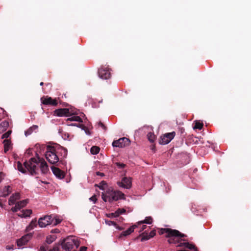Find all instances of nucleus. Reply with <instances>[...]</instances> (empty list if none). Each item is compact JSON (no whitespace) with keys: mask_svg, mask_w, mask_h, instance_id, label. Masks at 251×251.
Segmentation results:
<instances>
[{"mask_svg":"<svg viewBox=\"0 0 251 251\" xmlns=\"http://www.w3.org/2000/svg\"><path fill=\"white\" fill-rule=\"evenodd\" d=\"M31 236L29 234H26L23 236L22 238L17 241V246L21 247L25 245L30 239Z\"/></svg>","mask_w":251,"mask_h":251,"instance_id":"nucleus-16","label":"nucleus"},{"mask_svg":"<svg viewBox=\"0 0 251 251\" xmlns=\"http://www.w3.org/2000/svg\"><path fill=\"white\" fill-rule=\"evenodd\" d=\"M152 222V218L151 217H147L143 221L139 222L138 225H141L142 224H151Z\"/></svg>","mask_w":251,"mask_h":251,"instance_id":"nucleus-28","label":"nucleus"},{"mask_svg":"<svg viewBox=\"0 0 251 251\" xmlns=\"http://www.w3.org/2000/svg\"><path fill=\"white\" fill-rule=\"evenodd\" d=\"M98 74L100 77L103 79H107L110 77L111 74L107 68H101L99 69Z\"/></svg>","mask_w":251,"mask_h":251,"instance_id":"nucleus-11","label":"nucleus"},{"mask_svg":"<svg viewBox=\"0 0 251 251\" xmlns=\"http://www.w3.org/2000/svg\"><path fill=\"white\" fill-rule=\"evenodd\" d=\"M51 170L53 174L56 176V177L59 179H62L65 177V173L61 170L55 166H51Z\"/></svg>","mask_w":251,"mask_h":251,"instance_id":"nucleus-13","label":"nucleus"},{"mask_svg":"<svg viewBox=\"0 0 251 251\" xmlns=\"http://www.w3.org/2000/svg\"><path fill=\"white\" fill-rule=\"evenodd\" d=\"M178 233V230L176 229H172L171 228H161L159 231V233L160 235H162L164 233H166V235H175L174 234H177Z\"/></svg>","mask_w":251,"mask_h":251,"instance_id":"nucleus-15","label":"nucleus"},{"mask_svg":"<svg viewBox=\"0 0 251 251\" xmlns=\"http://www.w3.org/2000/svg\"><path fill=\"white\" fill-rule=\"evenodd\" d=\"M203 124L202 123H201L200 122H196L195 125L194 126V129H201L203 127Z\"/></svg>","mask_w":251,"mask_h":251,"instance_id":"nucleus-33","label":"nucleus"},{"mask_svg":"<svg viewBox=\"0 0 251 251\" xmlns=\"http://www.w3.org/2000/svg\"><path fill=\"white\" fill-rule=\"evenodd\" d=\"M106 185V183L104 181H101L100 183H99V185H96L97 186H98L100 189L101 190H104L105 186Z\"/></svg>","mask_w":251,"mask_h":251,"instance_id":"nucleus-37","label":"nucleus"},{"mask_svg":"<svg viewBox=\"0 0 251 251\" xmlns=\"http://www.w3.org/2000/svg\"><path fill=\"white\" fill-rule=\"evenodd\" d=\"M53 221L52 224L54 226H56V225L59 224V223H61V222L62 221L61 219L57 218V216H54V217H53Z\"/></svg>","mask_w":251,"mask_h":251,"instance_id":"nucleus-36","label":"nucleus"},{"mask_svg":"<svg viewBox=\"0 0 251 251\" xmlns=\"http://www.w3.org/2000/svg\"><path fill=\"white\" fill-rule=\"evenodd\" d=\"M59 98L52 99L48 96L43 97L41 98V101L43 104L46 105H51L56 106L58 104V100Z\"/></svg>","mask_w":251,"mask_h":251,"instance_id":"nucleus-8","label":"nucleus"},{"mask_svg":"<svg viewBox=\"0 0 251 251\" xmlns=\"http://www.w3.org/2000/svg\"><path fill=\"white\" fill-rule=\"evenodd\" d=\"M53 147L55 152L60 158V163L63 164L64 161L63 158L66 157L67 155V150L58 145Z\"/></svg>","mask_w":251,"mask_h":251,"instance_id":"nucleus-6","label":"nucleus"},{"mask_svg":"<svg viewBox=\"0 0 251 251\" xmlns=\"http://www.w3.org/2000/svg\"><path fill=\"white\" fill-rule=\"evenodd\" d=\"M115 165L117 166V167L119 168V169H123L124 168L126 165L124 164V163H120V162H116L115 163Z\"/></svg>","mask_w":251,"mask_h":251,"instance_id":"nucleus-39","label":"nucleus"},{"mask_svg":"<svg viewBox=\"0 0 251 251\" xmlns=\"http://www.w3.org/2000/svg\"><path fill=\"white\" fill-rule=\"evenodd\" d=\"M38 126L37 125H33L29 127L27 130L25 131V134L26 136L30 135L33 131L37 130Z\"/></svg>","mask_w":251,"mask_h":251,"instance_id":"nucleus-23","label":"nucleus"},{"mask_svg":"<svg viewBox=\"0 0 251 251\" xmlns=\"http://www.w3.org/2000/svg\"><path fill=\"white\" fill-rule=\"evenodd\" d=\"M130 141L128 138L123 137L114 141L112 143V146L114 147L124 148L128 145Z\"/></svg>","mask_w":251,"mask_h":251,"instance_id":"nucleus-9","label":"nucleus"},{"mask_svg":"<svg viewBox=\"0 0 251 251\" xmlns=\"http://www.w3.org/2000/svg\"><path fill=\"white\" fill-rule=\"evenodd\" d=\"M3 143L4 144V151L6 153L9 150L11 142L9 139H5L3 142Z\"/></svg>","mask_w":251,"mask_h":251,"instance_id":"nucleus-25","label":"nucleus"},{"mask_svg":"<svg viewBox=\"0 0 251 251\" xmlns=\"http://www.w3.org/2000/svg\"><path fill=\"white\" fill-rule=\"evenodd\" d=\"M53 218L52 215H46L39 219L38 224L41 227H45L48 225L52 224Z\"/></svg>","mask_w":251,"mask_h":251,"instance_id":"nucleus-7","label":"nucleus"},{"mask_svg":"<svg viewBox=\"0 0 251 251\" xmlns=\"http://www.w3.org/2000/svg\"><path fill=\"white\" fill-rule=\"evenodd\" d=\"M105 223L106 225H108V226H116V223L114 222V221H110V220H105Z\"/></svg>","mask_w":251,"mask_h":251,"instance_id":"nucleus-40","label":"nucleus"},{"mask_svg":"<svg viewBox=\"0 0 251 251\" xmlns=\"http://www.w3.org/2000/svg\"><path fill=\"white\" fill-rule=\"evenodd\" d=\"M155 234H156L155 230H153L150 232V233L149 234V236H150L151 238H152L155 235Z\"/></svg>","mask_w":251,"mask_h":251,"instance_id":"nucleus-44","label":"nucleus"},{"mask_svg":"<svg viewBox=\"0 0 251 251\" xmlns=\"http://www.w3.org/2000/svg\"><path fill=\"white\" fill-rule=\"evenodd\" d=\"M97 175L98 176H104V174L103 173H100V172H97Z\"/></svg>","mask_w":251,"mask_h":251,"instance_id":"nucleus-53","label":"nucleus"},{"mask_svg":"<svg viewBox=\"0 0 251 251\" xmlns=\"http://www.w3.org/2000/svg\"><path fill=\"white\" fill-rule=\"evenodd\" d=\"M101 198L104 201L106 202L107 201H108V198H107V196L106 195V194H105V193H102Z\"/></svg>","mask_w":251,"mask_h":251,"instance_id":"nucleus-41","label":"nucleus"},{"mask_svg":"<svg viewBox=\"0 0 251 251\" xmlns=\"http://www.w3.org/2000/svg\"><path fill=\"white\" fill-rule=\"evenodd\" d=\"M32 213L31 209H25L23 210L22 213L17 214V215L21 218H26L29 217Z\"/></svg>","mask_w":251,"mask_h":251,"instance_id":"nucleus-20","label":"nucleus"},{"mask_svg":"<svg viewBox=\"0 0 251 251\" xmlns=\"http://www.w3.org/2000/svg\"><path fill=\"white\" fill-rule=\"evenodd\" d=\"M87 249V248L85 246H83L80 247L79 251H86Z\"/></svg>","mask_w":251,"mask_h":251,"instance_id":"nucleus-48","label":"nucleus"},{"mask_svg":"<svg viewBox=\"0 0 251 251\" xmlns=\"http://www.w3.org/2000/svg\"><path fill=\"white\" fill-rule=\"evenodd\" d=\"M40 85L41 86H43L44 85V83L43 82H41L40 83Z\"/></svg>","mask_w":251,"mask_h":251,"instance_id":"nucleus-57","label":"nucleus"},{"mask_svg":"<svg viewBox=\"0 0 251 251\" xmlns=\"http://www.w3.org/2000/svg\"><path fill=\"white\" fill-rule=\"evenodd\" d=\"M115 226L116 227V228L120 230H122L123 229H124V228L123 227H121V226H118L117 224H116V226Z\"/></svg>","mask_w":251,"mask_h":251,"instance_id":"nucleus-51","label":"nucleus"},{"mask_svg":"<svg viewBox=\"0 0 251 251\" xmlns=\"http://www.w3.org/2000/svg\"><path fill=\"white\" fill-rule=\"evenodd\" d=\"M126 212V209L124 208H118L115 212L114 214L117 217H118L120 214L125 213Z\"/></svg>","mask_w":251,"mask_h":251,"instance_id":"nucleus-32","label":"nucleus"},{"mask_svg":"<svg viewBox=\"0 0 251 251\" xmlns=\"http://www.w3.org/2000/svg\"><path fill=\"white\" fill-rule=\"evenodd\" d=\"M6 248L7 250H13V246H7Z\"/></svg>","mask_w":251,"mask_h":251,"instance_id":"nucleus-52","label":"nucleus"},{"mask_svg":"<svg viewBox=\"0 0 251 251\" xmlns=\"http://www.w3.org/2000/svg\"><path fill=\"white\" fill-rule=\"evenodd\" d=\"M15 206H13L11 208V210L13 212H17L19 210V208H18L17 206L16 205V204H15Z\"/></svg>","mask_w":251,"mask_h":251,"instance_id":"nucleus-43","label":"nucleus"},{"mask_svg":"<svg viewBox=\"0 0 251 251\" xmlns=\"http://www.w3.org/2000/svg\"><path fill=\"white\" fill-rule=\"evenodd\" d=\"M11 132H12L11 130H8V131L5 132L2 135L1 138L2 139L5 138V139H7V138H8L9 137V136L10 135Z\"/></svg>","mask_w":251,"mask_h":251,"instance_id":"nucleus-38","label":"nucleus"},{"mask_svg":"<svg viewBox=\"0 0 251 251\" xmlns=\"http://www.w3.org/2000/svg\"><path fill=\"white\" fill-rule=\"evenodd\" d=\"M51 233H59V230L57 228H55V229L51 230Z\"/></svg>","mask_w":251,"mask_h":251,"instance_id":"nucleus-49","label":"nucleus"},{"mask_svg":"<svg viewBox=\"0 0 251 251\" xmlns=\"http://www.w3.org/2000/svg\"><path fill=\"white\" fill-rule=\"evenodd\" d=\"M54 114L57 116L62 117L63 116H68L69 115L70 111L68 108H59L54 111Z\"/></svg>","mask_w":251,"mask_h":251,"instance_id":"nucleus-14","label":"nucleus"},{"mask_svg":"<svg viewBox=\"0 0 251 251\" xmlns=\"http://www.w3.org/2000/svg\"><path fill=\"white\" fill-rule=\"evenodd\" d=\"M67 125H69V126H78V127H81L82 126L80 124H70L69 122H67Z\"/></svg>","mask_w":251,"mask_h":251,"instance_id":"nucleus-45","label":"nucleus"},{"mask_svg":"<svg viewBox=\"0 0 251 251\" xmlns=\"http://www.w3.org/2000/svg\"><path fill=\"white\" fill-rule=\"evenodd\" d=\"M28 203V200L26 199L22 201H19L17 202L15 204L17 206L19 210H20L23 207H25L27 204Z\"/></svg>","mask_w":251,"mask_h":251,"instance_id":"nucleus-21","label":"nucleus"},{"mask_svg":"<svg viewBox=\"0 0 251 251\" xmlns=\"http://www.w3.org/2000/svg\"><path fill=\"white\" fill-rule=\"evenodd\" d=\"M118 184L120 187L126 189H129L131 186V178L125 177L123 178L121 182H118Z\"/></svg>","mask_w":251,"mask_h":251,"instance_id":"nucleus-12","label":"nucleus"},{"mask_svg":"<svg viewBox=\"0 0 251 251\" xmlns=\"http://www.w3.org/2000/svg\"><path fill=\"white\" fill-rule=\"evenodd\" d=\"M89 199L91 201H93L94 203H96L97 201V196L96 195L93 196Z\"/></svg>","mask_w":251,"mask_h":251,"instance_id":"nucleus-42","label":"nucleus"},{"mask_svg":"<svg viewBox=\"0 0 251 251\" xmlns=\"http://www.w3.org/2000/svg\"><path fill=\"white\" fill-rule=\"evenodd\" d=\"M147 137H148V140L151 142H153L154 140H155V135H154V134L152 132H149L148 133V134H147Z\"/></svg>","mask_w":251,"mask_h":251,"instance_id":"nucleus-35","label":"nucleus"},{"mask_svg":"<svg viewBox=\"0 0 251 251\" xmlns=\"http://www.w3.org/2000/svg\"><path fill=\"white\" fill-rule=\"evenodd\" d=\"M4 176V174L2 172H0V182L3 179Z\"/></svg>","mask_w":251,"mask_h":251,"instance_id":"nucleus-50","label":"nucleus"},{"mask_svg":"<svg viewBox=\"0 0 251 251\" xmlns=\"http://www.w3.org/2000/svg\"><path fill=\"white\" fill-rule=\"evenodd\" d=\"M20 199V194L19 193H16L12 194L8 200V204L12 205L16 203V201Z\"/></svg>","mask_w":251,"mask_h":251,"instance_id":"nucleus-18","label":"nucleus"},{"mask_svg":"<svg viewBox=\"0 0 251 251\" xmlns=\"http://www.w3.org/2000/svg\"><path fill=\"white\" fill-rule=\"evenodd\" d=\"M175 135V132L166 133L160 137L159 142L161 145L167 144L174 138Z\"/></svg>","mask_w":251,"mask_h":251,"instance_id":"nucleus-10","label":"nucleus"},{"mask_svg":"<svg viewBox=\"0 0 251 251\" xmlns=\"http://www.w3.org/2000/svg\"><path fill=\"white\" fill-rule=\"evenodd\" d=\"M79 245V242L75 236L69 237L65 239L61 243L62 248L66 251H70L74 247L77 249Z\"/></svg>","mask_w":251,"mask_h":251,"instance_id":"nucleus-2","label":"nucleus"},{"mask_svg":"<svg viewBox=\"0 0 251 251\" xmlns=\"http://www.w3.org/2000/svg\"><path fill=\"white\" fill-rule=\"evenodd\" d=\"M45 156L49 162L51 164L57 165L58 162L60 163V158L55 152L53 146H47Z\"/></svg>","mask_w":251,"mask_h":251,"instance_id":"nucleus-3","label":"nucleus"},{"mask_svg":"<svg viewBox=\"0 0 251 251\" xmlns=\"http://www.w3.org/2000/svg\"><path fill=\"white\" fill-rule=\"evenodd\" d=\"M53 251H59V248L58 247H54L53 249Z\"/></svg>","mask_w":251,"mask_h":251,"instance_id":"nucleus-55","label":"nucleus"},{"mask_svg":"<svg viewBox=\"0 0 251 251\" xmlns=\"http://www.w3.org/2000/svg\"><path fill=\"white\" fill-rule=\"evenodd\" d=\"M100 149L97 146H93L90 150V152L92 154H97L100 151Z\"/></svg>","mask_w":251,"mask_h":251,"instance_id":"nucleus-31","label":"nucleus"},{"mask_svg":"<svg viewBox=\"0 0 251 251\" xmlns=\"http://www.w3.org/2000/svg\"><path fill=\"white\" fill-rule=\"evenodd\" d=\"M0 206H1V207L3 206V204L0 202Z\"/></svg>","mask_w":251,"mask_h":251,"instance_id":"nucleus-58","label":"nucleus"},{"mask_svg":"<svg viewBox=\"0 0 251 251\" xmlns=\"http://www.w3.org/2000/svg\"><path fill=\"white\" fill-rule=\"evenodd\" d=\"M137 227V225H134L129 228H128L126 230L123 231L121 233V234L118 237L119 239H122L123 237L126 236L130 234L132 232L134 231V229Z\"/></svg>","mask_w":251,"mask_h":251,"instance_id":"nucleus-17","label":"nucleus"},{"mask_svg":"<svg viewBox=\"0 0 251 251\" xmlns=\"http://www.w3.org/2000/svg\"><path fill=\"white\" fill-rule=\"evenodd\" d=\"M147 227V226L146 225H143L142 227L141 230H140V232L144 230Z\"/></svg>","mask_w":251,"mask_h":251,"instance_id":"nucleus-56","label":"nucleus"},{"mask_svg":"<svg viewBox=\"0 0 251 251\" xmlns=\"http://www.w3.org/2000/svg\"><path fill=\"white\" fill-rule=\"evenodd\" d=\"M175 235H166V237L168 238V242L170 244H174L177 246L178 245H180L182 240L181 239L182 237H186V235L184 234L180 233L178 231V233L177 234H174ZM180 247V246H179Z\"/></svg>","mask_w":251,"mask_h":251,"instance_id":"nucleus-5","label":"nucleus"},{"mask_svg":"<svg viewBox=\"0 0 251 251\" xmlns=\"http://www.w3.org/2000/svg\"><path fill=\"white\" fill-rule=\"evenodd\" d=\"M47 251V248L45 246H42L40 247L39 251Z\"/></svg>","mask_w":251,"mask_h":251,"instance_id":"nucleus-47","label":"nucleus"},{"mask_svg":"<svg viewBox=\"0 0 251 251\" xmlns=\"http://www.w3.org/2000/svg\"><path fill=\"white\" fill-rule=\"evenodd\" d=\"M17 168L22 173H25L26 170L23 168L22 164L20 161H18L17 163Z\"/></svg>","mask_w":251,"mask_h":251,"instance_id":"nucleus-34","label":"nucleus"},{"mask_svg":"<svg viewBox=\"0 0 251 251\" xmlns=\"http://www.w3.org/2000/svg\"><path fill=\"white\" fill-rule=\"evenodd\" d=\"M9 126V123L6 121H4L0 124V132L5 131Z\"/></svg>","mask_w":251,"mask_h":251,"instance_id":"nucleus-24","label":"nucleus"},{"mask_svg":"<svg viewBox=\"0 0 251 251\" xmlns=\"http://www.w3.org/2000/svg\"><path fill=\"white\" fill-rule=\"evenodd\" d=\"M57 237L55 235H50L46 237V242L47 243L50 244L56 240Z\"/></svg>","mask_w":251,"mask_h":251,"instance_id":"nucleus-27","label":"nucleus"},{"mask_svg":"<svg viewBox=\"0 0 251 251\" xmlns=\"http://www.w3.org/2000/svg\"><path fill=\"white\" fill-rule=\"evenodd\" d=\"M11 192V189L10 186H5L2 191V197H6L8 196Z\"/></svg>","mask_w":251,"mask_h":251,"instance_id":"nucleus-22","label":"nucleus"},{"mask_svg":"<svg viewBox=\"0 0 251 251\" xmlns=\"http://www.w3.org/2000/svg\"><path fill=\"white\" fill-rule=\"evenodd\" d=\"M98 124H99V126H100L104 130H105L106 129V127L101 122H99Z\"/></svg>","mask_w":251,"mask_h":251,"instance_id":"nucleus-46","label":"nucleus"},{"mask_svg":"<svg viewBox=\"0 0 251 251\" xmlns=\"http://www.w3.org/2000/svg\"><path fill=\"white\" fill-rule=\"evenodd\" d=\"M37 225V221L36 219H33L30 222V224L27 227V230H31L33 229L35 227H36Z\"/></svg>","mask_w":251,"mask_h":251,"instance_id":"nucleus-29","label":"nucleus"},{"mask_svg":"<svg viewBox=\"0 0 251 251\" xmlns=\"http://www.w3.org/2000/svg\"><path fill=\"white\" fill-rule=\"evenodd\" d=\"M108 216L109 217L110 216L114 217H116V216L114 214V213H111L109 214Z\"/></svg>","mask_w":251,"mask_h":251,"instance_id":"nucleus-54","label":"nucleus"},{"mask_svg":"<svg viewBox=\"0 0 251 251\" xmlns=\"http://www.w3.org/2000/svg\"><path fill=\"white\" fill-rule=\"evenodd\" d=\"M104 193L108 198V201L111 203L119 199L125 200L126 199L125 194L120 191H114L110 188H108Z\"/></svg>","mask_w":251,"mask_h":251,"instance_id":"nucleus-4","label":"nucleus"},{"mask_svg":"<svg viewBox=\"0 0 251 251\" xmlns=\"http://www.w3.org/2000/svg\"><path fill=\"white\" fill-rule=\"evenodd\" d=\"M141 237V241H144L146 240H148L151 238L149 236V234L146 231L143 232L142 234L140 235Z\"/></svg>","mask_w":251,"mask_h":251,"instance_id":"nucleus-30","label":"nucleus"},{"mask_svg":"<svg viewBox=\"0 0 251 251\" xmlns=\"http://www.w3.org/2000/svg\"><path fill=\"white\" fill-rule=\"evenodd\" d=\"M69 121H70V122H71V121H76V122H79L80 123H81V122H82V120L79 116H72L70 118H68L66 120V122H69Z\"/></svg>","mask_w":251,"mask_h":251,"instance_id":"nucleus-26","label":"nucleus"},{"mask_svg":"<svg viewBox=\"0 0 251 251\" xmlns=\"http://www.w3.org/2000/svg\"><path fill=\"white\" fill-rule=\"evenodd\" d=\"M40 165V167L42 174H45L49 171L48 165L43 158L38 157L37 158L32 157L28 161L24 163L25 167L30 172L32 176L37 175V171L38 170L37 165Z\"/></svg>","mask_w":251,"mask_h":251,"instance_id":"nucleus-1","label":"nucleus"},{"mask_svg":"<svg viewBox=\"0 0 251 251\" xmlns=\"http://www.w3.org/2000/svg\"><path fill=\"white\" fill-rule=\"evenodd\" d=\"M177 246H180V247H184L186 248L189 250H192L194 251H199L198 248L194 244H190L188 242L181 243L180 245H178Z\"/></svg>","mask_w":251,"mask_h":251,"instance_id":"nucleus-19","label":"nucleus"}]
</instances>
